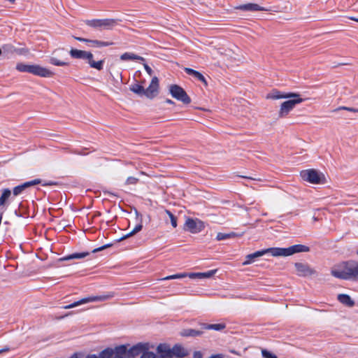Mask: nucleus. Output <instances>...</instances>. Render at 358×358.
Segmentation results:
<instances>
[{
  "instance_id": "nucleus-1",
  "label": "nucleus",
  "mask_w": 358,
  "mask_h": 358,
  "mask_svg": "<svg viewBox=\"0 0 358 358\" xmlns=\"http://www.w3.org/2000/svg\"><path fill=\"white\" fill-rule=\"evenodd\" d=\"M154 348V345L150 342H139L133 345L129 352L130 356L136 358L139 355H141L140 358H183L189 355L188 350L180 344H176L171 348L167 343H159L156 348L159 355L150 351Z\"/></svg>"
},
{
  "instance_id": "nucleus-2",
  "label": "nucleus",
  "mask_w": 358,
  "mask_h": 358,
  "mask_svg": "<svg viewBox=\"0 0 358 358\" xmlns=\"http://www.w3.org/2000/svg\"><path fill=\"white\" fill-rule=\"evenodd\" d=\"M310 250L309 248L304 245H294L290 247L284 248H270L262 250L257 251L252 254L248 255L243 265H248L254 262V259L260 257L267 253H270L273 257H289L296 253L307 252Z\"/></svg>"
},
{
  "instance_id": "nucleus-3",
  "label": "nucleus",
  "mask_w": 358,
  "mask_h": 358,
  "mask_svg": "<svg viewBox=\"0 0 358 358\" xmlns=\"http://www.w3.org/2000/svg\"><path fill=\"white\" fill-rule=\"evenodd\" d=\"M132 345L129 343L117 345L114 348H107L100 352L99 355H88L85 358H136L130 356Z\"/></svg>"
},
{
  "instance_id": "nucleus-4",
  "label": "nucleus",
  "mask_w": 358,
  "mask_h": 358,
  "mask_svg": "<svg viewBox=\"0 0 358 358\" xmlns=\"http://www.w3.org/2000/svg\"><path fill=\"white\" fill-rule=\"evenodd\" d=\"M69 54L72 58L86 60L91 68L98 71L103 69L104 61L99 60L95 62L93 59L94 55L91 52L71 48L69 51Z\"/></svg>"
},
{
  "instance_id": "nucleus-5",
  "label": "nucleus",
  "mask_w": 358,
  "mask_h": 358,
  "mask_svg": "<svg viewBox=\"0 0 358 358\" xmlns=\"http://www.w3.org/2000/svg\"><path fill=\"white\" fill-rule=\"evenodd\" d=\"M287 100L283 101L280 106L278 116L285 117L294 108L296 105L303 101L300 94L297 93L289 92Z\"/></svg>"
},
{
  "instance_id": "nucleus-6",
  "label": "nucleus",
  "mask_w": 358,
  "mask_h": 358,
  "mask_svg": "<svg viewBox=\"0 0 358 358\" xmlns=\"http://www.w3.org/2000/svg\"><path fill=\"white\" fill-rule=\"evenodd\" d=\"M300 175L303 180L312 184H324L327 182L324 175L315 169L302 171Z\"/></svg>"
},
{
  "instance_id": "nucleus-7",
  "label": "nucleus",
  "mask_w": 358,
  "mask_h": 358,
  "mask_svg": "<svg viewBox=\"0 0 358 358\" xmlns=\"http://www.w3.org/2000/svg\"><path fill=\"white\" fill-rule=\"evenodd\" d=\"M115 294L113 292H108L106 294L99 295V296H90L87 297H85L81 299L80 300L76 301L71 304L66 306L64 307V309H70L75 307H77L80 305L90 303V302H97V301H104L108 299H110L115 296Z\"/></svg>"
},
{
  "instance_id": "nucleus-8",
  "label": "nucleus",
  "mask_w": 358,
  "mask_h": 358,
  "mask_svg": "<svg viewBox=\"0 0 358 358\" xmlns=\"http://www.w3.org/2000/svg\"><path fill=\"white\" fill-rule=\"evenodd\" d=\"M350 262H345L332 267L331 273L335 278L348 280L350 279Z\"/></svg>"
},
{
  "instance_id": "nucleus-9",
  "label": "nucleus",
  "mask_w": 358,
  "mask_h": 358,
  "mask_svg": "<svg viewBox=\"0 0 358 358\" xmlns=\"http://www.w3.org/2000/svg\"><path fill=\"white\" fill-rule=\"evenodd\" d=\"M205 227L203 222L199 219L187 217L184 224V230L192 234L201 232Z\"/></svg>"
},
{
  "instance_id": "nucleus-10",
  "label": "nucleus",
  "mask_w": 358,
  "mask_h": 358,
  "mask_svg": "<svg viewBox=\"0 0 358 358\" xmlns=\"http://www.w3.org/2000/svg\"><path fill=\"white\" fill-rule=\"evenodd\" d=\"M169 92L173 98L182 101L183 103L188 104L191 102L190 98L185 90L177 85H171Z\"/></svg>"
},
{
  "instance_id": "nucleus-11",
  "label": "nucleus",
  "mask_w": 358,
  "mask_h": 358,
  "mask_svg": "<svg viewBox=\"0 0 358 358\" xmlns=\"http://www.w3.org/2000/svg\"><path fill=\"white\" fill-rule=\"evenodd\" d=\"M159 93V80L156 76H154L149 86L145 89V96L148 99H153L157 96Z\"/></svg>"
},
{
  "instance_id": "nucleus-12",
  "label": "nucleus",
  "mask_w": 358,
  "mask_h": 358,
  "mask_svg": "<svg viewBox=\"0 0 358 358\" xmlns=\"http://www.w3.org/2000/svg\"><path fill=\"white\" fill-rule=\"evenodd\" d=\"M294 268L299 276L308 277L315 273V271L307 264L297 262L294 264Z\"/></svg>"
},
{
  "instance_id": "nucleus-13",
  "label": "nucleus",
  "mask_w": 358,
  "mask_h": 358,
  "mask_svg": "<svg viewBox=\"0 0 358 358\" xmlns=\"http://www.w3.org/2000/svg\"><path fill=\"white\" fill-rule=\"evenodd\" d=\"M87 24L92 27H103L106 29H110L116 24L114 20H92L87 22Z\"/></svg>"
},
{
  "instance_id": "nucleus-14",
  "label": "nucleus",
  "mask_w": 358,
  "mask_h": 358,
  "mask_svg": "<svg viewBox=\"0 0 358 358\" xmlns=\"http://www.w3.org/2000/svg\"><path fill=\"white\" fill-rule=\"evenodd\" d=\"M31 73L43 78H50L54 75L50 69L37 64H32Z\"/></svg>"
},
{
  "instance_id": "nucleus-15",
  "label": "nucleus",
  "mask_w": 358,
  "mask_h": 358,
  "mask_svg": "<svg viewBox=\"0 0 358 358\" xmlns=\"http://www.w3.org/2000/svg\"><path fill=\"white\" fill-rule=\"evenodd\" d=\"M236 10H241L243 11H268V8L262 7L257 3H248L242 5H239L235 7Z\"/></svg>"
},
{
  "instance_id": "nucleus-16",
  "label": "nucleus",
  "mask_w": 358,
  "mask_h": 358,
  "mask_svg": "<svg viewBox=\"0 0 358 358\" xmlns=\"http://www.w3.org/2000/svg\"><path fill=\"white\" fill-rule=\"evenodd\" d=\"M39 183H41V180L35 179L31 181L26 182L20 185L16 186L13 189V194L15 196H17V195L20 194L25 189H27L31 186L38 185Z\"/></svg>"
},
{
  "instance_id": "nucleus-17",
  "label": "nucleus",
  "mask_w": 358,
  "mask_h": 358,
  "mask_svg": "<svg viewBox=\"0 0 358 358\" xmlns=\"http://www.w3.org/2000/svg\"><path fill=\"white\" fill-rule=\"evenodd\" d=\"M217 269H214V270H210V271H208L207 272H203V273H187V276L192 279L210 278L213 277L217 273Z\"/></svg>"
},
{
  "instance_id": "nucleus-18",
  "label": "nucleus",
  "mask_w": 358,
  "mask_h": 358,
  "mask_svg": "<svg viewBox=\"0 0 358 358\" xmlns=\"http://www.w3.org/2000/svg\"><path fill=\"white\" fill-rule=\"evenodd\" d=\"M289 93L281 92L278 90H273L269 94L266 95V99H287Z\"/></svg>"
},
{
  "instance_id": "nucleus-19",
  "label": "nucleus",
  "mask_w": 358,
  "mask_h": 358,
  "mask_svg": "<svg viewBox=\"0 0 358 358\" xmlns=\"http://www.w3.org/2000/svg\"><path fill=\"white\" fill-rule=\"evenodd\" d=\"M49 62L52 65L58 66H66L69 64L68 62L62 61L57 58V50L52 52V56L50 57Z\"/></svg>"
},
{
  "instance_id": "nucleus-20",
  "label": "nucleus",
  "mask_w": 358,
  "mask_h": 358,
  "mask_svg": "<svg viewBox=\"0 0 358 358\" xmlns=\"http://www.w3.org/2000/svg\"><path fill=\"white\" fill-rule=\"evenodd\" d=\"M185 71L189 74L194 76L195 78L201 81L205 85H207V81L205 79L204 76L199 71H196L194 69H192L190 68H185Z\"/></svg>"
},
{
  "instance_id": "nucleus-21",
  "label": "nucleus",
  "mask_w": 358,
  "mask_h": 358,
  "mask_svg": "<svg viewBox=\"0 0 358 358\" xmlns=\"http://www.w3.org/2000/svg\"><path fill=\"white\" fill-rule=\"evenodd\" d=\"M120 59L122 61H129V60H140L141 62H144L145 59L141 56L135 55L132 52H124L120 55Z\"/></svg>"
},
{
  "instance_id": "nucleus-22",
  "label": "nucleus",
  "mask_w": 358,
  "mask_h": 358,
  "mask_svg": "<svg viewBox=\"0 0 358 358\" xmlns=\"http://www.w3.org/2000/svg\"><path fill=\"white\" fill-rule=\"evenodd\" d=\"M338 300L343 305L352 307L354 306L355 302L348 294H341L338 295Z\"/></svg>"
},
{
  "instance_id": "nucleus-23",
  "label": "nucleus",
  "mask_w": 358,
  "mask_h": 358,
  "mask_svg": "<svg viewBox=\"0 0 358 358\" xmlns=\"http://www.w3.org/2000/svg\"><path fill=\"white\" fill-rule=\"evenodd\" d=\"M129 90L138 95L145 96V88L142 84L134 83L133 85H131L129 87Z\"/></svg>"
},
{
  "instance_id": "nucleus-24",
  "label": "nucleus",
  "mask_w": 358,
  "mask_h": 358,
  "mask_svg": "<svg viewBox=\"0 0 358 358\" xmlns=\"http://www.w3.org/2000/svg\"><path fill=\"white\" fill-rule=\"evenodd\" d=\"M350 279H358V262H350Z\"/></svg>"
},
{
  "instance_id": "nucleus-25",
  "label": "nucleus",
  "mask_w": 358,
  "mask_h": 358,
  "mask_svg": "<svg viewBox=\"0 0 358 358\" xmlns=\"http://www.w3.org/2000/svg\"><path fill=\"white\" fill-rule=\"evenodd\" d=\"M90 46L92 47L101 48L112 45L113 43L108 41H101L98 40H90Z\"/></svg>"
},
{
  "instance_id": "nucleus-26",
  "label": "nucleus",
  "mask_w": 358,
  "mask_h": 358,
  "mask_svg": "<svg viewBox=\"0 0 358 358\" xmlns=\"http://www.w3.org/2000/svg\"><path fill=\"white\" fill-rule=\"evenodd\" d=\"M16 69L20 72H28L31 73L32 64L19 63L16 65Z\"/></svg>"
},
{
  "instance_id": "nucleus-27",
  "label": "nucleus",
  "mask_w": 358,
  "mask_h": 358,
  "mask_svg": "<svg viewBox=\"0 0 358 358\" xmlns=\"http://www.w3.org/2000/svg\"><path fill=\"white\" fill-rule=\"evenodd\" d=\"M11 194V192L8 189H4L3 190L2 194L0 196V206H3L6 201V200L10 197Z\"/></svg>"
},
{
  "instance_id": "nucleus-28",
  "label": "nucleus",
  "mask_w": 358,
  "mask_h": 358,
  "mask_svg": "<svg viewBox=\"0 0 358 358\" xmlns=\"http://www.w3.org/2000/svg\"><path fill=\"white\" fill-rule=\"evenodd\" d=\"M142 224H137L132 231H131L129 233H128L127 234L124 235L123 237H122L120 241H122V240H124V239H126L134 234H136V233L139 232L141 229H142Z\"/></svg>"
},
{
  "instance_id": "nucleus-29",
  "label": "nucleus",
  "mask_w": 358,
  "mask_h": 358,
  "mask_svg": "<svg viewBox=\"0 0 358 358\" xmlns=\"http://www.w3.org/2000/svg\"><path fill=\"white\" fill-rule=\"evenodd\" d=\"M235 236H236V234L234 232L229 233V234H224V233L220 232V233H217L216 239L217 241H222V240L234 238Z\"/></svg>"
},
{
  "instance_id": "nucleus-30",
  "label": "nucleus",
  "mask_w": 358,
  "mask_h": 358,
  "mask_svg": "<svg viewBox=\"0 0 358 358\" xmlns=\"http://www.w3.org/2000/svg\"><path fill=\"white\" fill-rule=\"evenodd\" d=\"M87 255H88L87 252H80V253H74L71 255H69L66 257H64V260H69L72 259H82L85 257Z\"/></svg>"
},
{
  "instance_id": "nucleus-31",
  "label": "nucleus",
  "mask_w": 358,
  "mask_h": 358,
  "mask_svg": "<svg viewBox=\"0 0 358 358\" xmlns=\"http://www.w3.org/2000/svg\"><path fill=\"white\" fill-rule=\"evenodd\" d=\"M180 334L182 336H197L200 335V332L194 329H185L183 330Z\"/></svg>"
},
{
  "instance_id": "nucleus-32",
  "label": "nucleus",
  "mask_w": 358,
  "mask_h": 358,
  "mask_svg": "<svg viewBox=\"0 0 358 358\" xmlns=\"http://www.w3.org/2000/svg\"><path fill=\"white\" fill-rule=\"evenodd\" d=\"M185 277H188L187 273H178V274H175V275H169V276H166V277L162 278V280H173V279H180V278H183Z\"/></svg>"
},
{
  "instance_id": "nucleus-33",
  "label": "nucleus",
  "mask_w": 358,
  "mask_h": 358,
  "mask_svg": "<svg viewBox=\"0 0 358 358\" xmlns=\"http://www.w3.org/2000/svg\"><path fill=\"white\" fill-rule=\"evenodd\" d=\"M166 214L169 216L171 225L173 228L177 227V218L169 210H165Z\"/></svg>"
},
{
  "instance_id": "nucleus-34",
  "label": "nucleus",
  "mask_w": 358,
  "mask_h": 358,
  "mask_svg": "<svg viewBox=\"0 0 358 358\" xmlns=\"http://www.w3.org/2000/svg\"><path fill=\"white\" fill-rule=\"evenodd\" d=\"M224 327H225V325L223 324H213L208 325V329L220 331V330L223 329Z\"/></svg>"
},
{
  "instance_id": "nucleus-35",
  "label": "nucleus",
  "mask_w": 358,
  "mask_h": 358,
  "mask_svg": "<svg viewBox=\"0 0 358 358\" xmlns=\"http://www.w3.org/2000/svg\"><path fill=\"white\" fill-rule=\"evenodd\" d=\"M262 354L264 358H277L275 355H274L271 352H269L266 350H263L262 351Z\"/></svg>"
},
{
  "instance_id": "nucleus-36",
  "label": "nucleus",
  "mask_w": 358,
  "mask_h": 358,
  "mask_svg": "<svg viewBox=\"0 0 358 358\" xmlns=\"http://www.w3.org/2000/svg\"><path fill=\"white\" fill-rule=\"evenodd\" d=\"M138 179L134 177H129L126 180V184L127 185H134L137 182Z\"/></svg>"
},
{
  "instance_id": "nucleus-37",
  "label": "nucleus",
  "mask_w": 358,
  "mask_h": 358,
  "mask_svg": "<svg viewBox=\"0 0 358 358\" xmlns=\"http://www.w3.org/2000/svg\"><path fill=\"white\" fill-rule=\"evenodd\" d=\"M110 246H112V244H106V245H104L101 247H99L98 248H96L94 249L92 252L95 253V252H99V251H101V250H103L108 248H110Z\"/></svg>"
},
{
  "instance_id": "nucleus-38",
  "label": "nucleus",
  "mask_w": 358,
  "mask_h": 358,
  "mask_svg": "<svg viewBox=\"0 0 358 358\" xmlns=\"http://www.w3.org/2000/svg\"><path fill=\"white\" fill-rule=\"evenodd\" d=\"M339 110H345L351 112L358 113V109L353 108H349L345 106H342L338 108Z\"/></svg>"
},
{
  "instance_id": "nucleus-39",
  "label": "nucleus",
  "mask_w": 358,
  "mask_h": 358,
  "mask_svg": "<svg viewBox=\"0 0 358 358\" xmlns=\"http://www.w3.org/2000/svg\"><path fill=\"white\" fill-rule=\"evenodd\" d=\"M143 67L145 69V70L146 71V72L148 73V75L150 76H152V73H153V71L152 70V69L146 64H143Z\"/></svg>"
},
{
  "instance_id": "nucleus-40",
  "label": "nucleus",
  "mask_w": 358,
  "mask_h": 358,
  "mask_svg": "<svg viewBox=\"0 0 358 358\" xmlns=\"http://www.w3.org/2000/svg\"><path fill=\"white\" fill-rule=\"evenodd\" d=\"M203 355L201 351H194L193 353V358H203Z\"/></svg>"
},
{
  "instance_id": "nucleus-41",
  "label": "nucleus",
  "mask_w": 358,
  "mask_h": 358,
  "mask_svg": "<svg viewBox=\"0 0 358 358\" xmlns=\"http://www.w3.org/2000/svg\"><path fill=\"white\" fill-rule=\"evenodd\" d=\"M74 38L78 41L90 43V40L87 39V38H81V37H76V36H75Z\"/></svg>"
},
{
  "instance_id": "nucleus-42",
  "label": "nucleus",
  "mask_w": 358,
  "mask_h": 358,
  "mask_svg": "<svg viewBox=\"0 0 358 358\" xmlns=\"http://www.w3.org/2000/svg\"><path fill=\"white\" fill-rule=\"evenodd\" d=\"M69 358H81V355L78 353H74Z\"/></svg>"
},
{
  "instance_id": "nucleus-43",
  "label": "nucleus",
  "mask_w": 358,
  "mask_h": 358,
  "mask_svg": "<svg viewBox=\"0 0 358 358\" xmlns=\"http://www.w3.org/2000/svg\"><path fill=\"white\" fill-rule=\"evenodd\" d=\"M208 358H223V357L221 355H214L209 357Z\"/></svg>"
},
{
  "instance_id": "nucleus-44",
  "label": "nucleus",
  "mask_w": 358,
  "mask_h": 358,
  "mask_svg": "<svg viewBox=\"0 0 358 358\" xmlns=\"http://www.w3.org/2000/svg\"><path fill=\"white\" fill-rule=\"evenodd\" d=\"M8 350H9V349L8 348L1 349V350H0V353L4 352H7Z\"/></svg>"
},
{
  "instance_id": "nucleus-45",
  "label": "nucleus",
  "mask_w": 358,
  "mask_h": 358,
  "mask_svg": "<svg viewBox=\"0 0 358 358\" xmlns=\"http://www.w3.org/2000/svg\"><path fill=\"white\" fill-rule=\"evenodd\" d=\"M166 103H169V104H173V101L170 99H166Z\"/></svg>"
},
{
  "instance_id": "nucleus-46",
  "label": "nucleus",
  "mask_w": 358,
  "mask_h": 358,
  "mask_svg": "<svg viewBox=\"0 0 358 358\" xmlns=\"http://www.w3.org/2000/svg\"><path fill=\"white\" fill-rule=\"evenodd\" d=\"M350 19H351L352 20H354V21H356V22H358V18H355V17H350Z\"/></svg>"
},
{
  "instance_id": "nucleus-47",
  "label": "nucleus",
  "mask_w": 358,
  "mask_h": 358,
  "mask_svg": "<svg viewBox=\"0 0 358 358\" xmlns=\"http://www.w3.org/2000/svg\"><path fill=\"white\" fill-rule=\"evenodd\" d=\"M2 53V51H1V49L0 48V55H1Z\"/></svg>"
},
{
  "instance_id": "nucleus-48",
  "label": "nucleus",
  "mask_w": 358,
  "mask_h": 358,
  "mask_svg": "<svg viewBox=\"0 0 358 358\" xmlns=\"http://www.w3.org/2000/svg\"><path fill=\"white\" fill-rule=\"evenodd\" d=\"M357 255H358V250H357Z\"/></svg>"
}]
</instances>
